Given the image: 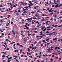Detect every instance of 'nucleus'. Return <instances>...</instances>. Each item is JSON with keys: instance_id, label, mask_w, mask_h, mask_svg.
Instances as JSON below:
<instances>
[{"instance_id": "6e6d98bb", "label": "nucleus", "mask_w": 62, "mask_h": 62, "mask_svg": "<svg viewBox=\"0 0 62 62\" xmlns=\"http://www.w3.org/2000/svg\"><path fill=\"white\" fill-rule=\"evenodd\" d=\"M27 54L28 55V54H29V53L28 52H27Z\"/></svg>"}, {"instance_id": "6ab92c4d", "label": "nucleus", "mask_w": 62, "mask_h": 62, "mask_svg": "<svg viewBox=\"0 0 62 62\" xmlns=\"http://www.w3.org/2000/svg\"><path fill=\"white\" fill-rule=\"evenodd\" d=\"M29 57H31V58H32L33 57L32 56H29Z\"/></svg>"}, {"instance_id": "c03bdc74", "label": "nucleus", "mask_w": 62, "mask_h": 62, "mask_svg": "<svg viewBox=\"0 0 62 62\" xmlns=\"http://www.w3.org/2000/svg\"><path fill=\"white\" fill-rule=\"evenodd\" d=\"M55 54L56 55H57L58 54H57V53H55Z\"/></svg>"}, {"instance_id": "4c0bfd02", "label": "nucleus", "mask_w": 62, "mask_h": 62, "mask_svg": "<svg viewBox=\"0 0 62 62\" xmlns=\"http://www.w3.org/2000/svg\"><path fill=\"white\" fill-rule=\"evenodd\" d=\"M47 45H49V44H50V43H47Z\"/></svg>"}, {"instance_id": "2eb2a0df", "label": "nucleus", "mask_w": 62, "mask_h": 62, "mask_svg": "<svg viewBox=\"0 0 62 62\" xmlns=\"http://www.w3.org/2000/svg\"><path fill=\"white\" fill-rule=\"evenodd\" d=\"M16 15H19V14L18 13H17L16 14Z\"/></svg>"}, {"instance_id": "bf43d9fd", "label": "nucleus", "mask_w": 62, "mask_h": 62, "mask_svg": "<svg viewBox=\"0 0 62 62\" xmlns=\"http://www.w3.org/2000/svg\"><path fill=\"white\" fill-rule=\"evenodd\" d=\"M4 44H5V45H6V44H7V43L6 42H5L4 43Z\"/></svg>"}, {"instance_id": "39448f33", "label": "nucleus", "mask_w": 62, "mask_h": 62, "mask_svg": "<svg viewBox=\"0 0 62 62\" xmlns=\"http://www.w3.org/2000/svg\"><path fill=\"white\" fill-rule=\"evenodd\" d=\"M24 8H26V9H27L28 8V6L24 7Z\"/></svg>"}, {"instance_id": "dca6fc26", "label": "nucleus", "mask_w": 62, "mask_h": 62, "mask_svg": "<svg viewBox=\"0 0 62 62\" xmlns=\"http://www.w3.org/2000/svg\"><path fill=\"white\" fill-rule=\"evenodd\" d=\"M13 7H15V8H16V5H13Z\"/></svg>"}, {"instance_id": "603ef678", "label": "nucleus", "mask_w": 62, "mask_h": 62, "mask_svg": "<svg viewBox=\"0 0 62 62\" xmlns=\"http://www.w3.org/2000/svg\"><path fill=\"white\" fill-rule=\"evenodd\" d=\"M26 29H29V27H26Z\"/></svg>"}, {"instance_id": "680f3d73", "label": "nucleus", "mask_w": 62, "mask_h": 62, "mask_svg": "<svg viewBox=\"0 0 62 62\" xmlns=\"http://www.w3.org/2000/svg\"><path fill=\"white\" fill-rule=\"evenodd\" d=\"M44 15H45V14L42 15V16H44Z\"/></svg>"}, {"instance_id": "e2e57ef3", "label": "nucleus", "mask_w": 62, "mask_h": 62, "mask_svg": "<svg viewBox=\"0 0 62 62\" xmlns=\"http://www.w3.org/2000/svg\"><path fill=\"white\" fill-rule=\"evenodd\" d=\"M23 31H21V33H23Z\"/></svg>"}, {"instance_id": "052dcab7", "label": "nucleus", "mask_w": 62, "mask_h": 62, "mask_svg": "<svg viewBox=\"0 0 62 62\" xmlns=\"http://www.w3.org/2000/svg\"><path fill=\"white\" fill-rule=\"evenodd\" d=\"M6 56L5 55H3L2 56V57H5V56Z\"/></svg>"}, {"instance_id": "473e14b6", "label": "nucleus", "mask_w": 62, "mask_h": 62, "mask_svg": "<svg viewBox=\"0 0 62 62\" xmlns=\"http://www.w3.org/2000/svg\"><path fill=\"white\" fill-rule=\"evenodd\" d=\"M58 26V25H56L54 26V27H56V26Z\"/></svg>"}, {"instance_id": "a211bd4d", "label": "nucleus", "mask_w": 62, "mask_h": 62, "mask_svg": "<svg viewBox=\"0 0 62 62\" xmlns=\"http://www.w3.org/2000/svg\"><path fill=\"white\" fill-rule=\"evenodd\" d=\"M62 26V24L61 25H59V26H58V27H61Z\"/></svg>"}, {"instance_id": "f8f14e48", "label": "nucleus", "mask_w": 62, "mask_h": 62, "mask_svg": "<svg viewBox=\"0 0 62 62\" xmlns=\"http://www.w3.org/2000/svg\"><path fill=\"white\" fill-rule=\"evenodd\" d=\"M12 57H10L8 58L9 59H12Z\"/></svg>"}, {"instance_id": "a878e982", "label": "nucleus", "mask_w": 62, "mask_h": 62, "mask_svg": "<svg viewBox=\"0 0 62 62\" xmlns=\"http://www.w3.org/2000/svg\"><path fill=\"white\" fill-rule=\"evenodd\" d=\"M33 19H35L36 20H37V18L36 17H34L33 18Z\"/></svg>"}, {"instance_id": "69168bd1", "label": "nucleus", "mask_w": 62, "mask_h": 62, "mask_svg": "<svg viewBox=\"0 0 62 62\" xmlns=\"http://www.w3.org/2000/svg\"><path fill=\"white\" fill-rule=\"evenodd\" d=\"M57 12V11L56 10H55L54 11V12Z\"/></svg>"}, {"instance_id": "4468645a", "label": "nucleus", "mask_w": 62, "mask_h": 62, "mask_svg": "<svg viewBox=\"0 0 62 62\" xmlns=\"http://www.w3.org/2000/svg\"><path fill=\"white\" fill-rule=\"evenodd\" d=\"M34 32H35V33H37V32H38L37 31H34Z\"/></svg>"}, {"instance_id": "09e8293b", "label": "nucleus", "mask_w": 62, "mask_h": 62, "mask_svg": "<svg viewBox=\"0 0 62 62\" xmlns=\"http://www.w3.org/2000/svg\"><path fill=\"white\" fill-rule=\"evenodd\" d=\"M47 4H48V2H46V3L45 4V5H47Z\"/></svg>"}, {"instance_id": "4d7b16f0", "label": "nucleus", "mask_w": 62, "mask_h": 62, "mask_svg": "<svg viewBox=\"0 0 62 62\" xmlns=\"http://www.w3.org/2000/svg\"><path fill=\"white\" fill-rule=\"evenodd\" d=\"M43 56H44L45 57V56H46L44 54H43Z\"/></svg>"}, {"instance_id": "8fccbe9b", "label": "nucleus", "mask_w": 62, "mask_h": 62, "mask_svg": "<svg viewBox=\"0 0 62 62\" xmlns=\"http://www.w3.org/2000/svg\"><path fill=\"white\" fill-rule=\"evenodd\" d=\"M47 30H51V29H47Z\"/></svg>"}, {"instance_id": "9d476101", "label": "nucleus", "mask_w": 62, "mask_h": 62, "mask_svg": "<svg viewBox=\"0 0 62 62\" xmlns=\"http://www.w3.org/2000/svg\"><path fill=\"white\" fill-rule=\"evenodd\" d=\"M62 5V4H60V5L59 6H58V7H59V8L60 7H61V5Z\"/></svg>"}, {"instance_id": "a19ab883", "label": "nucleus", "mask_w": 62, "mask_h": 62, "mask_svg": "<svg viewBox=\"0 0 62 62\" xmlns=\"http://www.w3.org/2000/svg\"><path fill=\"white\" fill-rule=\"evenodd\" d=\"M57 2H60V0H57Z\"/></svg>"}, {"instance_id": "7ed1b4c3", "label": "nucleus", "mask_w": 62, "mask_h": 62, "mask_svg": "<svg viewBox=\"0 0 62 62\" xmlns=\"http://www.w3.org/2000/svg\"><path fill=\"white\" fill-rule=\"evenodd\" d=\"M55 49H60V48L59 47H58L57 46L56 47H55Z\"/></svg>"}, {"instance_id": "aec40b11", "label": "nucleus", "mask_w": 62, "mask_h": 62, "mask_svg": "<svg viewBox=\"0 0 62 62\" xmlns=\"http://www.w3.org/2000/svg\"><path fill=\"white\" fill-rule=\"evenodd\" d=\"M31 13H32V14H33V13H34V12H31Z\"/></svg>"}, {"instance_id": "f3484780", "label": "nucleus", "mask_w": 62, "mask_h": 62, "mask_svg": "<svg viewBox=\"0 0 62 62\" xmlns=\"http://www.w3.org/2000/svg\"><path fill=\"white\" fill-rule=\"evenodd\" d=\"M30 4H29V6H28V7H29L30 8H31V7H30L31 6V5H30Z\"/></svg>"}, {"instance_id": "393cba45", "label": "nucleus", "mask_w": 62, "mask_h": 62, "mask_svg": "<svg viewBox=\"0 0 62 62\" xmlns=\"http://www.w3.org/2000/svg\"><path fill=\"white\" fill-rule=\"evenodd\" d=\"M49 12H52V11H51V10H49Z\"/></svg>"}, {"instance_id": "b1692460", "label": "nucleus", "mask_w": 62, "mask_h": 62, "mask_svg": "<svg viewBox=\"0 0 62 62\" xmlns=\"http://www.w3.org/2000/svg\"><path fill=\"white\" fill-rule=\"evenodd\" d=\"M19 46L20 47H23V46L22 45H20Z\"/></svg>"}, {"instance_id": "f03ea898", "label": "nucleus", "mask_w": 62, "mask_h": 62, "mask_svg": "<svg viewBox=\"0 0 62 62\" xmlns=\"http://www.w3.org/2000/svg\"><path fill=\"white\" fill-rule=\"evenodd\" d=\"M47 52L48 53H50V52H51V51L50 50H51V48H49V49H47Z\"/></svg>"}, {"instance_id": "79ce46f5", "label": "nucleus", "mask_w": 62, "mask_h": 62, "mask_svg": "<svg viewBox=\"0 0 62 62\" xmlns=\"http://www.w3.org/2000/svg\"><path fill=\"white\" fill-rule=\"evenodd\" d=\"M17 52V50H15V51H14V52Z\"/></svg>"}, {"instance_id": "6e6552de", "label": "nucleus", "mask_w": 62, "mask_h": 62, "mask_svg": "<svg viewBox=\"0 0 62 62\" xmlns=\"http://www.w3.org/2000/svg\"><path fill=\"white\" fill-rule=\"evenodd\" d=\"M26 11H25L24 12H23V13H27V12H26Z\"/></svg>"}, {"instance_id": "0e129e2a", "label": "nucleus", "mask_w": 62, "mask_h": 62, "mask_svg": "<svg viewBox=\"0 0 62 62\" xmlns=\"http://www.w3.org/2000/svg\"><path fill=\"white\" fill-rule=\"evenodd\" d=\"M54 3H55V0H54Z\"/></svg>"}, {"instance_id": "72a5a7b5", "label": "nucleus", "mask_w": 62, "mask_h": 62, "mask_svg": "<svg viewBox=\"0 0 62 62\" xmlns=\"http://www.w3.org/2000/svg\"><path fill=\"white\" fill-rule=\"evenodd\" d=\"M29 3H31V1H29Z\"/></svg>"}, {"instance_id": "5701e85b", "label": "nucleus", "mask_w": 62, "mask_h": 62, "mask_svg": "<svg viewBox=\"0 0 62 62\" xmlns=\"http://www.w3.org/2000/svg\"><path fill=\"white\" fill-rule=\"evenodd\" d=\"M49 10V8H48L47 10H46V11H47V10Z\"/></svg>"}, {"instance_id": "bb28decb", "label": "nucleus", "mask_w": 62, "mask_h": 62, "mask_svg": "<svg viewBox=\"0 0 62 62\" xmlns=\"http://www.w3.org/2000/svg\"><path fill=\"white\" fill-rule=\"evenodd\" d=\"M34 30H37V28H34Z\"/></svg>"}, {"instance_id": "58836bf2", "label": "nucleus", "mask_w": 62, "mask_h": 62, "mask_svg": "<svg viewBox=\"0 0 62 62\" xmlns=\"http://www.w3.org/2000/svg\"><path fill=\"white\" fill-rule=\"evenodd\" d=\"M13 22L12 21L11 22V24H13Z\"/></svg>"}, {"instance_id": "cd10ccee", "label": "nucleus", "mask_w": 62, "mask_h": 62, "mask_svg": "<svg viewBox=\"0 0 62 62\" xmlns=\"http://www.w3.org/2000/svg\"><path fill=\"white\" fill-rule=\"evenodd\" d=\"M43 20H41V21L42 22H43V21H45V19H44V18H43Z\"/></svg>"}, {"instance_id": "a18cd8bd", "label": "nucleus", "mask_w": 62, "mask_h": 62, "mask_svg": "<svg viewBox=\"0 0 62 62\" xmlns=\"http://www.w3.org/2000/svg\"><path fill=\"white\" fill-rule=\"evenodd\" d=\"M26 10V9H24L23 10V11H25V10Z\"/></svg>"}, {"instance_id": "37998d69", "label": "nucleus", "mask_w": 62, "mask_h": 62, "mask_svg": "<svg viewBox=\"0 0 62 62\" xmlns=\"http://www.w3.org/2000/svg\"><path fill=\"white\" fill-rule=\"evenodd\" d=\"M24 41H26V39L25 38L24 39Z\"/></svg>"}, {"instance_id": "c756f323", "label": "nucleus", "mask_w": 62, "mask_h": 62, "mask_svg": "<svg viewBox=\"0 0 62 62\" xmlns=\"http://www.w3.org/2000/svg\"><path fill=\"white\" fill-rule=\"evenodd\" d=\"M16 35H18V32L16 31Z\"/></svg>"}, {"instance_id": "1a4fd4ad", "label": "nucleus", "mask_w": 62, "mask_h": 62, "mask_svg": "<svg viewBox=\"0 0 62 62\" xmlns=\"http://www.w3.org/2000/svg\"><path fill=\"white\" fill-rule=\"evenodd\" d=\"M49 2L50 3H51V4H53L54 3V2H51V0L49 1Z\"/></svg>"}, {"instance_id": "412c9836", "label": "nucleus", "mask_w": 62, "mask_h": 62, "mask_svg": "<svg viewBox=\"0 0 62 62\" xmlns=\"http://www.w3.org/2000/svg\"><path fill=\"white\" fill-rule=\"evenodd\" d=\"M28 36H30V35H31V34H29V33H28Z\"/></svg>"}, {"instance_id": "de8ad7c7", "label": "nucleus", "mask_w": 62, "mask_h": 62, "mask_svg": "<svg viewBox=\"0 0 62 62\" xmlns=\"http://www.w3.org/2000/svg\"><path fill=\"white\" fill-rule=\"evenodd\" d=\"M41 42V41H39V43H40Z\"/></svg>"}, {"instance_id": "864d4df0", "label": "nucleus", "mask_w": 62, "mask_h": 62, "mask_svg": "<svg viewBox=\"0 0 62 62\" xmlns=\"http://www.w3.org/2000/svg\"><path fill=\"white\" fill-rule=\"evenodd\" d=\"M37 43V41H35L34 43V44H36Z\"/></svg>"}, {"instance_id": "f704fd0d", "label": "nucleus", "mask_w": 62, "mask_h": 62, "mask_svg": "<svg viewBox=\"0 0 62 62\" xmlns=\"http://www.w3.org/2000/svg\"><path fill=\"white\" fill-rule=\"evenodd\" d=\"M46 33H49V32L48 31H46Z\"/></svg>"}, {"instance_id": "20e7f679", "label": "nucleus", "mask_w": 62, "mask_h": 62, "mask_svg": "<svg viewBox=\"0 0 62 62\" xmlns=\"http://www.w3.org/2000/svg\"><path fill=\"white\" fill-rule=\"evenodd\" d=\"M58 5H59V4H56V5L55 6V7H56V8H58Z\"/></svg>"}, {"instance_id": "7c9ffc66", "label": "nucleus", "mask_w": 62, "mask_h": 62, "mask_svg": "<svg viewBox=\"0 0 62 62\" xmlns=\"http://www.w3.org/2000/svg\"><path fill=\"white\" fill-rule=\"evenodd\" d=\"M6 50H9V48H7L6 49Z\"/></svg>"}, {"instance_id": "423d86ee", "label": "nucleus", "mask_w": 62, "mask_h": 62, "mask_svg": "<svg viewBox=\"0 0 62 62\" xmlns=\"http://www.w3.org/2000/svg\"><path fill=\"white\" fill-rule=\"evenodd\" d=\"M13 34H14V35H15V34H16V31H14Z\"/></svg>"}, {"instance_id": "338daca9", "label": "nucleus", "mask_w": 62, "mask_h": 62, "mask_svg": "<svg viewBox=\"0 0 62 62\" xmlns=\"http://www.w3.org/2000/svg\"><path fill=\"white\" fill-rule=\"evenodd\" d=\"M22 5H24V3H23V2H22Z\"/></svg>"}, {"instance_id": "f257e3e1", "label": "nucleus", "mask_w": 62, "mask_h": 62, "mask_svg": "<svg viewBox=\"0 0 62 62\" xmlns=\"http://www.w3.org/2000/svg\"><path fill=\"white\" fill-rule=\"evenodd\" d=\"M32 20V19L31 18H29L28 19H26V20H28V22H29L30 23L32 22V21L31 20Z\"/></svg>"}, {"instance_id": "2f4dec72", "label": "nucleus", "mask_w": 62, "mask_h": 62, "mask_svg": "<svg viewBox=\"0 0 62 62\" xmlns=\"http://www.w3.org/2000/svg\"><path fill=\"white\" fill-rule=\"evenodd\" d=\"M35 16L36 17H38V15L37 14H36L35 15Z\"/></svg>"}, {"instance_id": "3c124183", "label": "nucleus", "mask_w": 62, "mask_h": 62, "mask_svg": "<svg viewBox=\"0 0 62 62\" xmlns=\"http://www.w3.org/2000/svg\"><path fill=\"white\" fill-rule=\"evenodd\" d=\"M55 58H56V59H58V57H55Z\"/></svg>"}, {"instance_id": "c9c22d12", "label": "nucleus", "mask_w": 62, "mask_h": 62, "mask_svg": "<svg viewBox=\"0 0 62 62\" xmlns=\"http://www.w3.org/2000/svg\"><path fill=\"white\" fill-rule=\"evenodd\" d=\"M57 15H55L54 17H57Z\"/></svg>"}, {"instance_id": "774afa93", "label": "nucleus", "mask_w": 62, "mask_h": 62, "mask_svg": "<svg viewBox=\"0 0 62 62\" xmlns=\"http://www.w3.org/2000/svg\"><path fill=\"white\" fill-rule=\"evenodd\" d=\"M5 9V8H2V9H3V10Z\"/></svg>"}, {"instance_id": "c85d7f7f", "label": "nucleus", "mask_w": 62, "mask_h": 62, "mask_svg": "<svg viewBox=\"0 0 62 62\" xmlns=\"http://www.w3.org/2000/svg\"><path fill=\"white\" fill-rule=\"evenodd\" d=\"M17 45H20V43H17Z\"/></svg>"}, {"instance_id": "9b49d317", "label": "nucleus", "mask_w": 62, "mask_h": 62, "mask_svg": "<svg viewBox=\"0 0 62 62\" xmlns=\"http://www.w3.org/2000/svg\"><path fill=\"white\" fill-rule=\"evenodd\" d=\"M42 42L43 43H45V40H43L42 41Z\"/></svg>"}, {"instance_id": "4be33fe9", "label": "nucleus", "mask_w": 62, "mask_h": 62, "mask_svg": "<svg viewBox=\"0 0 62 62\" xmlns=\"http://www.w3.org/2000/svg\"><path fill=\"white\" fill-rule=\"evenodd\" d=\"M9 60H10L9 59H8V61H7V62H10V61H9Z\"/></svg>"}, {"instance_id": "13d9d810", "label": "nucleus", "mask_w": 62, "mask_h": 62, "mask_svg": "<svg viewBox=\"0 0 62 62\" xmlns=\"http://www.w3.org/2000/svg\"><path fill=\"white\" fill-rule=\"evenodd\" d=\"M15 12H18V11H17L16 10H15Z\"/></svg>"}, {"instance_id": "49530a36", "label": "nucleus", "mask_w": 62, "mask_h": 62, "mask_svg": "<svg viewBox=\"0 0 62 62\" xmlns=\"http://www.w3.org/2000/svg\"><path fill=\"white\" fill-rule=\"evenodd\" d=\"M39 26H40V25H38V26H37V27H39Z\"/></svg>"}, {"instance_id": "ea45409f", "label": "nucleus", "mask_w": 62, "mask_h": 62, "mask_svg": "<svg viewBox=\"0 0 62 62\" xmlns=\"http://www.w3.org/2000/svg\"><path fill=\"white\" fill-rule=\"evenodd\" d=\"M51 60V61H53V59L52 58L50 59Z\"/></svg>"}, {"instance_id": "e433bc0d", "label": "nucleus", "mask_w": 62, "mask_h": 62, "mask_svg": "<svg viewBox=\"0 0 62 62\" xmlns=\"http://www.w3.org/2000/svg\"><path fill=\"white\" fill-rule=\"evenodd\" d=\"M18 12H21V11H20V10H18Z\"/></svg>"}, {"instance_id": "5fc2aeb1", "label": "nucleus", "mask_w": 62, "mask_h": 62, "mask_svg": "<svg viewBox=\"0 0 62 62\" xmlns=\"http://www.w3.org/2000/svg\"><path fill=\"white\" fill-rule=\"evenodd\" d=\"M0 7L1 8H2V5H0Z\"/></svg>"}, {"instance_id": "0eeeda50", "label": "nucleus", "mask_w": 62, "mask_h": 62, "mask_svg": "<svg viewBox=\"0 0 62 62\" xmlns=\"http://www.w3.org/2000/svg\"><path fill=\"white\" fill-rule=\"evenodd\" d=\"M53 35V33H50L48 34L49 36H52Z\"/></svg>"}, {"instance_id": "ddd939ff", "label": "nucleus", "mask_w": 62, "mask_h": 62, "mask_svg": "<svg viewBox=\"0 0 62 62\" xmlns=\"http://www.w3.org/2000/svg\"><path fill=\"white\" fill-rule=\"evenodd\" d=\"M13 57H16V58H17V56H13Z\"/></svg>"}]
</instances>
